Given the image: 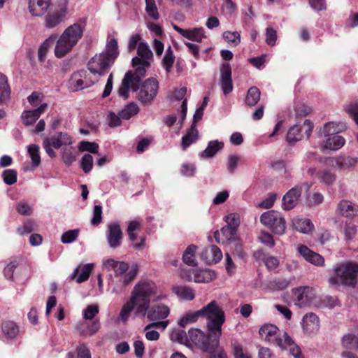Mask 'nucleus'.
<instances>
[{
    "mask_svg": "<svg viewBox=\"0 0 358 358\" xmlns=\"http://www.w3.org/2000/svg\"><path fill=\"white\" fill-rule=\"evenodd\" d=\"M155 285L152 282L138 283L131 293L129 300L123 305L119 319L125 322L131 311L136 308L135 316H145L150 303L151 296L155 294Z\"/></svg>",
    "mask_w": 358,
    "mask_h": 358,
    "instance_id": "nucleus-1",
    "label": "nucleus"
},
{
    "mask_svg": "<svg viewBox=\"0 0 358 358\" xmlns=\"http://www.w3.org/2000/svg\"><path fill=\"white\" fill-rule=\"evenodd\" d=\"M118 54L117 41L112 38L106 44L104 52L96 54L90 59L87 63V69L92 74L93 78L96 79V82L100 77L106 73Z\"/></svg>",
    "mask_w": 358,
    "mask_h": 358,
    "instance_id": "nucleus-2",
    "label": "nucleus"
},
{
    "mask_svg": "<svg viewBox=\"0 0 358 358\" xmlns=\"http://www.w3.org/2000/svg\"><path fill=\"white\" fill-rule=\"evenodd\" d=\"M84 27L78 23L68 27L57 41L55 48V56L62 58L71 51L81 39Z\"/></svg>",
    "mask_w": 358,
    "mask_h": 358,
    "instance_id": "nucleus-3",
    "label": "nucleus"
},
{
    "mask_svg": "<svg viewBox=\"0 0 358 358\" xmlns=\"http://www.w3.org/2000/svg\"><path fill=\"white\" fill-rule=\"evenodd\" d=\"M201 317L206 319V327L209 332L215 334L217 338L222 335V326L225 322L224 312L217 301H212L201 308Z\"/></svg>",
    "mask_w": 358,
    "mask_h": 358,
    "instance_id": "nucleus-4",
    "label": "nucleus"
},
{
    "mask_svg": "<svg viewBox=\"0 0 358 358\" xmlns=\"http://www.w3.org/2000/svg\"><path fill=\"white\" fill-rule=\"evenodd\" d=\"M103 265L107 269L114 270L115 277L118 279V282L122 285L120 287L113 288V293H121L123 289L135 278L137 274L136 267L129 269V264L124 262L108 259L104 262Z\"/></svg>",
    "mask_w": 358,
    "mask_h": 358,
    "instance_id": "nucleus-5",
    "label": "nucleus"
},
{
    "mask_svg": "<svg viewBox=\"0 0 358 358\" xmlns=\"http://www.w3.org/2000/svg\"><path fill=\"white\" fill-rule=\"evenodd\" d=\"M335 275L330 278L329 282L331 285L343 284L354 286L357 282L358 264L346 262L337 264L334 268Z\"/></svg>",
    "mask_w": 358,
    "mask_h": 358,
    "instance_id": "nucleus-6",
    "label": "nucleus"
},
{
    "mask_svg": "<svg viewBox=\"0 0 358 358\" xmlns=\"http://www.w3.org/2000/svg\"><path fill=\"white\" fill-rule=\"evenodd\" d=\"M138 66L134 73L131 71H127L122 80L121 85L117 90L118 95L124 99H127L129 96V90L136 92L139 89V83L141 79L145 76L147 66Z\"/></svg>",
    "mask_w": 358,
    "mask_h": 358,
    "instance_id": "nucleus-7",
    "label": "nucleus"
},
{
    "mask_svg": "<svg viewBox=\"0 0 358 358\" xmlns=\"http://www.w3.org/2000/svg\"><path fill=\"white\" fill-rule=\"evenodd\" d=\"M209 334L207 336L199 329H191L188 331L189 343L191 341L206 352H213L219 347L220 338H217L215 334Z\"/></svg>",
    "mask_w": 358,
    "mask_h": 358,
    "instance_id": "nucleus-8",
    "label": "nucleus"
},
{
    "mask_svg": "<svg viewBox=\"0 0 358 358\" xmlns=\"http://www.w3.org/2000/svg\"><path fill=\"white\" fill-rule=\"evenodd\" d=\"M262 224L269 228L275 234L282 235L286 229V221L280 213L270 210L260 216Z\"/></svg>",
    "mask_w": 358,
    "mask_h": 358,
    "instance_id": "nucleus-9",
    "label": "nucleus"
},
{
    "mask_svg": "<svg viewBox=\"0 0 358 358\" xmlns=\"http://www.w3.org/2000/svg\"><path fill=\"white\" fill-rule=\"evenodd\" d=\"M139 92L137 93L136 98L143 105L150 104L156 97L159 83L153 78L145 80L139 87Z\"/></svg>",
    "mask_w": 358,
    "mask_h": 358,
    "instance_id": "nucleus-10",
    "label": "nucleus"
},
{
    "mask_svg": "<svg viewBox=\"0 0 358 358\" xmlns=\"http://www.w3.org/2000/svg\"><path fill=\"white\" fill-rule=\"evenodd\" d=\"M313 129V124L309 120H306L303 124H296L292 127L287 134V141L294 144L302 140L304 137L309 138Z\"/></svg>",
    "mask_w": 358,
    "mask_h": 358,
    "instance_id": "nucleus-11",
    "label": "nucleus"
},
{
    "mask_svg": "<svg viewBox=\"0 0 358 358\" xmlns=\"http://www.w3.org/2000/svg\"><path fill=\"white\" fill-rule=\"evenodd\" d=\"M66 0L59 1L52 12L48 13L45 17L44 24L48 29L58 26L65 19L68 13Z\"/></svg>",
    "mask_w": 358,
    "mask_h": 358,
    "instance_id": "nucleus-12",
    "label": "nucleus"
},
{
    "mask_svg": "<svg viewBox=\"0 0 358 358\" xmlns=\"http://www.w3.org/2000/svg\"><path fill=\"white\" fill-rule=\"evenodd\" d=\"M96 83V79L91 78L87 71L80 70L72 74L69 80V87L72 91H79L87 88Z\"/></svg>",
    "mask_w": 358,
    "mask_h": 358,
    "instance_id": "nucleus-13",
    "label": "nucleus"
},
{
    "mask_svg": "<svg viewBox=\"0 0 358 358\" xmlns=\"http://www.w3.org/2000/svg\"><path fill=\"white\" fill-rule=\"evenodd\" d=\"M295 304L299 307L309 306L315 299V290L310 287H299L293 291Z\"/></svg>",
    "mask_w": 358,
    "mask_h": 358,
    "instance_id": "nucleus-14",
    "label": "nucleus"
},
{
    "mask_svg": "<svg viewBox=\"0 0 358 358\" xmlns=\"http://www.w3.org/2000/svg\"><path fill=\"white\" fill-rule=\"evenodd\" d=\"M137 54L138 57H134L131 61L134 66H150L149 60L152 57V52L147 43L144 42L139 43Z\"/></svg>",
    "mask_w": 358,
    "mask_h": 358,
    "instance_id": "nucleus-15",
    "label": "nucleus"
},
{
    "mask_svg": "<svg viewBox=\"0 0 358 358\" xmlns=\"http://www.w3.org/2000/svg\"><path fill=\"white\" fill-rule=\"evenodd\" d=\"M301 192L302 187L301 186H296L289 190L282 198V208L285 210H289L296 206Z\"/></svg>",
    "mask_w": 358,
    "mask_h": 358,
    "instance_id": "nucleus-16",
    "label": "nucleus"
},
{
    "mask_svg": "<svg viewBox=\"0 0 358 358\" xmlns=\"http://www.w3.org/2000/svg\"><path fill=\"white\" fill-rule=\"evenodd\" d=\"M106 239L111 248H117L122 243V232L117 224H112L108 226Z\"/></svg>",
    "mask_w": 358,
    "mask_h": 358,
    "instance_id": "nucleus-17",
    "label": "nucleus"
},
{
    "mask_svg": "<svg viewBox=\"0 0 358 358\" xmlns=\"http://www.w3.org/2000/svg\"><path fill=\"white\" fill-rule=\"evenodd\" d=\"M170 310L167 306L158 304L148 308L146 312L147 318L154 322H162L169 315Z\"/></svg>",
    "mask_w": 358,
    "mask_h": 358,
    "instance_id": "nucleus-18",
    "label": "nucleus"
},
{
    "mask_svg": "<svg viewBox=\"0 0 358 358\" xmlns=\"http://www.w3.org/2000/svg\"><path fill=\"white\" fill-rule=\"evenodd\" d=\"M52 0H29L28 10L34 17H41L48 11Z\"/></svg>",
    "mask_w": 358,
    "mask_h": 358,
    "instance_id": "nucleus-19",
    "label": "nucleus"
},
{
    "mask_svg": "<svg viewBox=\"0 0 358 358\" xmlns=\"http://www.w3.org/2000/svg\"><path fill=\"white\" fill-rule=\"evenodd\" d=\"M298 252L307 262L317 266H322L324 264V259L320 254L312 251L306 245H300L298 246Z\"/></svg>",
    "mask_w": 358,
    "mask_h": 358,
    "instance_id": "nucleus-20",
    "label": "nucleus"
},
{
    "mask_svg": "<svg viewBox=\"0 0 358 358\" xmlns=\"http://www.w3.org/2000/svg\"><path fill=\"white\" fill-rule=\"evenodd\" d=\"M221 87L224 94H227L233 90L231 79V68L229 64L224 63L220 68Z\"/></svg>",
    "mask_w": 358,
    "mask_h": 358,
    "instance_id": "nucleus-21",
    "label": "nucleus"
},
{
    "mask_svg": "<svg viewBox=\"0 0 358 358\" xmlns=\"http://www.w3.org/2000/svg\"><path fill=\"white\" fill-rule=\"evenodd\" d=\"M237 229L234 227L224 226L220 231H216L214 233V237L217 242L228 243L231 241H235L237 238Z\"/></svg>",
    "mask_w": 358,
    "mask_h": 358,
    "instance_id": "nucleus-22",
    "label": "nucleus"
},
{
    "mask_svg": "<svg viewBox=\"0 0 358 358\" xmlns=\"http://www.w3.org/2000/svg\"><path fill=\"white\" fill-rule=\"evenodd\" d=\"M47 108L48 104L45 103L34 110H24L21 115L22 123L27 127L32 125L46 110Z\"/></svg>",
    "mask_w": 358,
    "mask_h": 358,
    "instance_id": "nucleus-23",
    "label": "nucleus"
},
{
    "mask_svg": "<svg viewBox=\"0 0 358 358\" xmlns=\"http://www.w3.org/2000/svg\"><path fill=\"white\" fill-rule=\"evenodd\" d=\"M169 320L162 322H154L148 325L144 328L145 336L147 340L150 341H155L159 338V333L155 329H159L164 331L169 324Z\"/></svg>",
    "mask_w": 358,
    "mask_h": 358,
    "instance_id": "nucleus-24",
    "label": "nucleus"
},
{
    "mask_svg": "<svg viewBox=\"0 0 358 358\" xmlns=\"http://www.w3.org/2000/svg\"><path fill=\"white\" fill-rule=\"evenodd\" d=\"M55 149H59L62 146L70 145L72 144V138L66 132H57L50 137L45 138Z\"/></svg>",
    "mask_w": 358,
    "mask_h": 358,
    "instance_id": "nucleus-25",
    "label": "nucleus"
},
{
    "mask_svg": "<svg viewBox=\"0 0 358 358\" xmlns=\"http://www.w3.org/2000/svg\"><path fill=\"white\" fill-rule=\"evenodd\" d=\"M201 257L208 264H216L222 258V252L217 245H211L203 249Z\"/></svg>",
    "mask_w": 358,
    "mask_h": 358,
    "instance_id": "nucleus-26",
    "label": "nucleus"
},
{
    "mask_svg": "<svg viewBox=\"0 0 358 358\" xmlns=\"http://www.w3.org/2000/svg\"><path fill=\"white\" fill-rule=\"evenodd\" d=\"M303 329L308 334L316 332L319 329V318L313 313L306 314L303 317Z\"/></svg>",
    "mask_w": 358,
    "mask_h": 358,
    "instance_id": "nucleus-27",
    "label": "nucleus"
},
{
    "mask_svg": "<svg viewBox=\"0 0 358 358\" xmlns=\"http://www.w3.org/2000/svg\"><path fill=\"white\" fill-rule=\"evenodd\" d=\"M1 331L7 339H14L19 334L18 325L13 321L8 320L1 323Z\"/></svg>",
    "mask_w": 358,
    "mask_h": 358,
    "instance_id": "nucleus-28",
    "label": "nucleus"
},
{
    "mask_svg": "<svg viewBox=\"0 0 358 358\" xmlns=\"http://www.w3.org/2000/svg\"><path fill=\"white\" fill-rule=\"evenodd\" d=\"M358 210V206L346 200L340 201L337 207V213L339 215L350 217L355 215Z\"/></svg>",
    "mask_w": 358,
    "mask_h": 358,
    "instance_id": "nucleus-29",
    "label": "nucleus"
},
{
    "mask_svg": "<svg viewBox=\"0 0 358 358\" xmlns=\"http://www.w3.org/2000/svg\"><path fill=\"white\" fill-rule=\"evenodd\" d=\"M294 228L303 234H308L313 231L314 225L310 219L296 217L293 220Z\"/></svg>",
    "mask_w": 358,
    "mask_h": 358,
    "instance_id": "nucleus-30",
    "label": "nucleus"
},
{
    "mask_svg": "<svg viewBox=\"0 0 358 358\" xmlns=\"http://www.w3.org/2000/svg\"><path fill=\"white\" fill-rule=\"evenodd\" d=\"M199 138V131L196 127L191 125L186 134L182 138L181 147L183 150H186L191 144L196 142Z\"/></svg>",
    "mask_w": 358,
    "mask_h": 358,
    "instance_id": "nucleus-31",
    "label": "nucleus"
},
{
    "mask_svg": "<svg viewBox=\"0 0 358 358\" xmlns=\"http://www.w3.org/2000/svg\"><path fill=\"white\" fill-rule=\"evenodd\" d=\"M193 280L196 283L209 282L215 278V273L210 269L193 270Z\"/></svg>",
    "mask_w": 358,
    "mask_h": 358,
    "instance_id": "nucleus-32",
    "label": "nucleus"
},
{
    "mask_svg": "<svg viewBox=\"0 0 358 358\" xmlns=\"http://www.w3.org/2000/svg\"><path fill=\"white\" fill-rule=\"evenodd\" d=\"M10 92L7 77L0 73V106L10 99Z\"/></svg>",
    "mask_w": 358,
    "mask_h": 358,
    "instance_id": "nucleus-33",
    "label": "nucleus"
},
{
    "mask_svg": "<svg viewBox=\"0 0 358 358\" xmlns=\"http://www.w3.org/2000/svg\"><path fill=\"white\" fill-rule=\"evenodd\" d=\"M278 331V328L275 325L271 324H266L259 329V334L260 336L264 338L266 341H271L273 339H274L275 341Z\"/></svg>",
    "mask_w": 358,
    "mask_h": 358,
    "instance_id": "nucleus-34",
    "label": "nucleus"
},
{
    "mask_svg": "<svg viewBox=\"0 0 358 358\" xmlns=\"http://www.w3.org/2000/svg\"><path fill=\"white\" fill-rule=\"evenodd\" d=\"M310 112V108L300 101H295L293 106V110L290 111L289 116L296 120L306 116Z\"/></svg>",
    "mask_w": 358,
    "mask_h": 358,
    "instance_id": "nucleus-35",
    "label": "nucleus"
},
{
    "mask_svg": "<svg viewBox=\"0 0 358 358\" xmlns=\"http://www.w3.org/2000/svg\"><path fill=\"white\" fill-rule=\"evenodd\" d=\"M345 139L343 136L334 135L328 138L323 145V148L329 149L331 150H337L341 148L345 144Z\"/></svg>",
    "mask_w": 358,
    "mask_h": 358,
    "instance_id": "nucleus-36",
    "label": "nucleus"
},
{
    "mask_svg": "<svg viewBox=\"0 0 358 358\" xmlns=\"http://www.w3.org/2000/svg\"><path fill=\"white\" fill-rule=\"evenodd\" d=\"M358 164V159L352 157H338L335 159V164L341 169H348L355 167Z\"/></svg>",
    "mask_w": 358,
    "mask_h": 358,
    "instance_id": "nucleus-37",
    "label": "nucleus"
},
{
    "mask_svg": "<svg viewBox=\"0 0 358 358\" xmlns=\"http://www.w3.org/2000/svg\"><path fill=\"white\" fill-rule=\"evenodd\" d=\"M345 129V125L341 122H329L324 124L322 134L327 136L339 133Z\"/></svg>",
    "mask_w": 358,
    "mask_h": 358,
    "instance_id": "nucleus-38",
    "label": "nucleus"
},
{
    "mask_svg": "<svg viewBox=\"0 0 358 358\" xmlns=\"http://www.w3.org/2000/svg\"><path fill=\"white\" fill-rule=\"evenodd\" d=\"M197 247L195 245H189L182 255V261L185 264L194 266L196 265L195 254Z\"/></svg>",
    "mask_w": 358,
    "mask_h": 358,
    "instance_id": "nucleus-39",
    "label": "nucleus"
},
{
    "mask_svg": "<svg viewBox=\"0 0 358 358\" xmlns=\"http://www.w3.org/2000/svg\"><path fill=\"white\" fill-rule=\"evenodd\" d=\"M261 92L257 87H250L247 92L245 102L247 106L252 107L255 106L260 99Z\"/></svg>",
    "mask_w": 358,
    "mask_h": 358,
    "instance_id": "nucleus-40",
    "label": "nucleus"
},
{
    "mask_svg": "<svg viewBox=\"0 0 358 358\" xmlns=\"http://www.w3.org/2000/svg\"><path fill=\"white\" fill-rule=\"evenodd\" d=\"M173 291L178 296L182 299L192 300L194 298L193 289L187 286L173 287Z\"/></svg>",
    "mask_w": 358,
    "mask_h": 358,
    "instance_id": "nucleus-41",
    "label": "nucleus"
},
{
    "mask_svg": "<svg viewBox=\"0 0 358 358\" xmlns=\"http://www.w3.org/2000/svg\"><path fill=\"white\" fill-rule=\"evenodd\" d=\"M57 38V34L51 35L41 45L38 52V59L40 62L44 61L48 48L55 43Z\"/></svg>",
    "mask_w": 358,
    "mask_h": 358,
    "instance_id": "nucleus-42",
    "label": "nucleus"
},
{
    "mask_svg": "<svg viewBox=\"0 0 358 358\" xmlns=\"http://www.w3.org/2000/svg\"><path fill=\"white\" fill-rule=\"evenodd\" d=\"M224 143L218 141H211L208 143V147L203 151L201 156L211 157L216 154L217 151L222 149Z\"/></svg>",
    "mask_w": 358,
    "mask_h": 358,
    "instance_id": "nucleus-43",
    "label": "nucleus"
},
{
    "mask_svg": "<svg viewBox=\"0 0 358 358\" xmlns=\"http://www.w3.org/2000/svg\"><path fill=\"white\" fill-rule=\"evenodd\" d=\"M185 38L196 42H201L205 38L204 30L202 27L186 29Z\"/></svg>",
    "mask_w": 358,
    "mask_h": 358,
    "instance_id": "nucleus-44",
    "label": "nucleus"
},
{
    "mask_svg": "<svg viewBox=\"0 0 358 358\" xmlns=\"http://www.w3.org/2000/svg\"><path fill=\"white\" fill-rule=\"evenodd\" d=\"M317 177L320 182L327 185H332L336 179V175L334 172L326 169L319 171Z\"/></svg>",
    "mask_w": 358,
    "mask_h": 358,
    "instance_id": "nucleus-45",
    "label": "nucleus"
},
{
    "mask_svg": "<svg viewBox=\"0 0 358 358\" xmlns=\"http://www.w3.org/2000/svg\"><path fill=\"white\" fill-rule=\"evenodd\" d=\"M139 110L140 109L138 105L134 102H131L127 105L125 108L120 112V115L122 119L129 120L132 116L136 115L139 112Z\"/></svg>",
    "mask_w": 358,
    "mask_h": 358,
    "instance_id": "nucleus-46",
    "label": "nucleus"
},
{
    "mask_svg": "<svg viewBox=\"0 0 358 358\" xmlns=\"http://www.w3.org/2000/svg\"><path fill=\"white\" fill-rule=\"evenodd\" d=\"M199 317H201V309L195 312H189L181 318L178 324L180 327H185L187 324L195 322Z\"/></svg>",
    "mask_w": 358,
    "mask_h": 358,
    "instance_id": "nucleus-47",
    "label": "nucleus"
},
{
    "mask_svg": "<svg viewBox=\"0 0 358 358\" xmlns=\"http://www.w3.org/2000/svg\"><path fill=\"white\" fill-rule=\"evenodd\" d=\"M275 343L281 349H287L293 345L294 341L287 332H283L275 338Z\"/></svg>",
    "mask_w": 358,
    "mask_h": 358,
    "instance_id": "nucleus-48",
    "label": "nucleus"
},
{
    "mask_svg": "<svg viewBox=\"0 0 358 358\" xmlns=\"http://www.w3.org/2000/svg\"><path fill=\"white\" fill-rule=\"evenodd\" d=\"M145 11L147 14L153 20H158L159 18V13L157 7L155 0H145Z\"/></svg>",
    "mask_w": 358,
    "mask_h": 358,
    "instance_id": "nucleus-49",
    "label": "nucleus"
},
{
    "mask_svg": "<svg viewBox=\"0 0 358 358\" xmlns=\"http://www.w3.org/2000/svg\"><path fill=\"white\" fill-rule=\"evenodd\" d=\"M28 152L31 157L32 165L38 166L41 164V157L39 155V147L36 144H31L28 147Z\"/></svg>",
    "mask_w": 358,
    "mask_h": 358,
    "instance_id": "nucleus-50",
    "label": "nucleus"
},
{
    "mask_svg": "<svg viewBox=\"0 0 358 358\" xmlns=\"http://www.w3.org/2000/svg\"><path fill=\"white\" fill-rule=\"evenodd\" d=\"M171 339L173 341L178 342L181 344L189 343L188 334L181 329H176L172 331L171 334Z\"/></svg>",
    "mask_w": 358,
    "mask_h": 358,
    "instance_id": "nucleus-51",
    "label": "nucleus"
},
{
    "mask_svg": "<svg viewBox=\"0 0 358 358\" xmlns=\"http://www.w3.org/2000/svg\"><path fill=\"white\" fill-rule=\"evenodd\" d=\"M175 57L173 52L171 46H169L166 50L165 55L163 58V65L167 73H169L171 70L172 66L174 62Z\"/></svg>",
    "mask_w": 358,
    "mask_h": 358,
    "instance_id": "nucleus-52",
    "label": "nucleus"
},
{
    "mask_svg": "<svg viewBox=\"0 0 358 358\" xmlns=\"http://www.w3.org/2000/svg\"><path fill=\"white\" fill-rule=\"evenodd\" d=\"M342 345L346 348H358V335L348 334L343 336Z\"/></svg>",
    "mask_w": 358,
    "mask_h": 358,
    "instance_id": "nucleus-53",
    "label": "nucleus"
},
{
    "mask_svg": "<svg viewBox=\"0 0 358 358\" xmlns=\"http://www.w3.org/2000/svg\"><path fill=\"white\" fill-rule=\"evenodd\" d=\"M233 350L235 358H252L249 352L237 342L233 343Z\"/></svg>",
    "mask_w": 358,
    "mask_h": 358,
    "instance_id": "nucleus-54",
    "label": "nucleus"
},
{
    "mask_svg": "<svg viewBox=\"0 0 358 358\" xmlns=\"http://www.w3.org/2000/svg\"><path fill=\"white\" fill-rule=\"evenodd\" d=\"M17 173L14 169H6L2 173L3 182L8 185H12L17 181Z\"/></svg>",
    "mask_w": 358,
    "mask_h": 358,
    "instance_id": "nucleus-55",
    "label": "nucleus"
},
{
    "mask_svg": "<svg viewBox=\"0 0 358 358\" xmlns=\"http://www.w3.org/2000/svg\"><path fill=\"white\" fill-rule=\"evenodd\" d=\"M78 149L80 151H88L91 153H98L99 145L97 143L89 141H81L79 143Z\"/></svg>",
    "mask_w": 358,
    "mask_h": 358,
    "instance_id": "nucleus-56",
    "label": "nucleus"
},
{
    "mask_svg": "<svg viewBox=\"0 0 358 358\" xmlns=\"http://www.w3.org/2000/svg\"><path fill=\"white\" fill-rule=\"evenodd\" d=\"M62 157L65 164L70 166L76 161V155L73 153V148H64L62 152Z\"/></svg>",
    "mask_w": 358,
    "mask_h": 358,
    "instance_id": "nucleus-57",
    "label": "nucleus"
},
{
    "mask_svg": "<svg viewBox=\"0 0 358 358\" xmlns=\"http://www.w3.org/2000/svg\"><path fill=\"white\" fill-rule=\"evenodd\" d=\"M100 329V322L99 320H94L87 324V329L83 330L80 333L83 335L92 336L95 334Z\"/></svg>",
    "mask_w": 358,
    "mask_h": 358,
    "instance_id": "nucleus-58",
    "label": "nucleus"
},
{
    "mask_svg": "<svg viewBox=\"0 0 358 358\" xmlns=\"http://www.w3.org/2000/svg\"><path fill=\"white\" fill-rule=\"evenodd\" d=\"M99 308L97 305H88L85 310H83V318L85 320H92L99 313Z\"/></svg>",
    "mask_w": 358,
    "mask_h": 358,
    "instance_id": "nucleus-59",
    "label": "nucleus"
},
{
    "mask_svg": "<svg viewBox=\"0 0 358 358\" xmlns=\"http://www.w3.org/2000/svg\"><path fill=\"white\" fill-rule=\"evenodd\" d=\"M78 229L69 230L62 234L61 241L65 244L71 243L78 238Z\"/></svg>",
    "mask_w": 358,
    "mask_h": 358,
    "instance_id": "nucleus-60",
    "label": "nucleus"
},
{
    "mask_svg": "<svg viewBox=\"0 0 358 358\" xmlns=\"http://www.w3.org/2000/svg\"><path fill=\"white\" fill-rule=\"evenodd\" d=\"M93 166V157L90 154H85L81 159V168L85 173H89Z\"/></svg>",
    "mask_w": 358,
    "mask_h": 358,
    "instance_id": "nucleus-61",
    "label": "nucleus"
},
{
    "mask_svg": "<svg viewBox=\"0 0 358 358\" xmlns=\"http://www.w3.org/2000/svg\"><path fill=\"white\" fill-rule=\"evenodd\" d=\"M223 38L227 42L231 43L235 45L240 43V34L238 31H224Z\"/></svg>",
    "mask_w": 358,
    "mask_h": 358,
    "instance_id": "nucleus-62",
    "label": "nucleus"
},
{
    "mask_svg": "<svg viewBox=\"0 0 358 358\" xmlns=\"http://www.w3.org/2000/svg\"><path fill=\"white\" fill-rule=\"evenodd\" d=\"M344 234L347 241L352 240L357 234V227L355 224L351 222L346 223L344 227Z\"/></svg>",
    "mask_w": 358,
    "mask_h": 358,
    "instance_id": "nucleus-63",
    "label": "nucleus"
},
{
    "mask_svg": "<svg viewBox=\"0 0 358 358\" xmlns=\"http://www.w3.org/2000/svg\"><path fill=\"white\" fill-rule=\"evenodd\" d=\"M345 110L352 117L357 124H358V104H348L345 106Z\"/></svg>",
    "mask_w": 358,
    "mask_h": 358,
    "instance_id": "nucleus-64",
    "label": "nucleus"
}]
</instances>
